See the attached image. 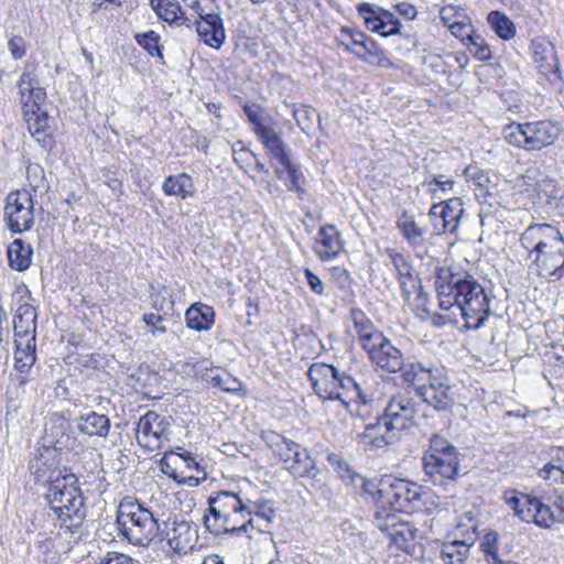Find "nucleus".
I'll return each mask as SVG.
<instances>
[{
    "mask_svg": "<svg viewBox=\"0 0 564 564\" xmlns=\"http://www.w3.org/2000/svg\"><path fill=\"white\" fill-rule=\"evenodd\" d=\"M357 10L359 15L364 19V22L369 31L379 33L386 37L387 30L384 28V22L377 10V7L364 2L358 6Z\"/></svg>",
    "mask_w": 564,
    "mask_h": 564,
    "instance_id": "nucleus-44",
    "label": "nucleus"
},
{
    "mask_svg": "<svg viewBox=\"0 0 564 564\" xmlns=\"http://www.w3.org/2000/svg\"><path fill=\"white\" fill-rule=\"evenodd\" d=\"M393 508L386 505L378 506L373 514L375 527L384 533L400 550L409 551L411 542L416 538L417 530L406 520H403Z\"/></svg>",
    "mask_w": 564,
    "mask_h": 564,
    "instance_id": "nucleus-10",
    "label": "nucleus"
},
{
    "mask_svg": "<svg viewBox=\"0 0 564 564\" xmlns=\"http://www.w3.org/2000/svg\"><path fill=\"white\" fill-rule=\"evenodd\" d=\"M487 21L495 33L502 40H511L516 36L514 23L503 13L491 11Z\"/></svg>",
    "mask_w": 564,
    "mask_h": 564,
    "instance_id": "nucleus-42",
    "label": "nucleus"
},
{
    "mask_svg": "<svg viewBox=\"0 0 564 564\" xmlns=\"http://www.w3.org/2000/svg\"><path fill=\"white\" fill-rule=\"evenodd\" d=\"M424 495L416 484L388 477L379 482L377 505H389L395 511L412 513L421 509Z\"/></svg>",
    "mask_w": 564,
    "mask_h": 564,
    "instance_id": "nucleus-9",
    "label": "nucleus"
},
{
    "mask_svg": "<svg viewBox=\"0 0 564 564\" xmlns=\"http://www.w3.org/2000/svg\"><path fill=\"white\" fill-rule=\"evenodd\" d=\"M245 518H247V516H254V517H259L261 516L262 518L264 517H271V518H274L275 517V508H274V503L271 501V500H267V499H257V500H251V499H245Z\"/></svg>",
    "mask_w": 564,
    "mask_h": 564,
    "instance_id": "nucleus-49",
    "label": "nucleus"
},
{
    "mask_svg": "<svg viewBox=\"0 0 564 564\" xmlns=\"http://www.w3.org/2000/svg\"><path fill=\"white\" fill-rule=\"evenodd\" d=\"M532 58L541 74L549 76L551 73H558V61L554 46L544 41H532Z\"/></svg>",
    "mask_w": 564,
    "mask_h": 564,
    "instance_id": "nucleus-28",
    "label": "nucleus"
},
{
    "mask_svg": "<svg viewBox=\"0 0 564 564\" xmlns=\"http://www.w3.org/2000/svg\"><path fill=\"white\" fill-rule=\"evenodd\" d=\"M340 35L349 37V42L340 41V45L347 52L355 54L359 59L379 67H388L391 65L390 59L379 47L377 42L366 36L365 33L348 26H343L340 29Z\"/></svg>",
    "mask_w": 564,
    "mask_h": 564,
    "instance_id": "nucleus-13",
    "label": "nucleus"
},
{
    "mask_svg": "<svg viewBox=\"0 0 564 564\" xmlns=\"http://www.w3.org/2000/svg\"><path fill=\"white\" fill-rule=\"evenodd\" d=\"M116 523L120 534L133 545H148L160 531L154 514L130 497L120 501Z\"/></svg>",
    "mask_w": 564,
    "mask_h": 564,
    "instance_id": "nucleus-4",
    "label": "nucleus"
},
{
    "mask_svg": "<svg viewBox=\"0 0 564 564\" xmlns=\"http://www.w3.org/2000/svg\"><path fill=\"white\" fill-rule=\"evenodd\" d=\"M337 388L338 391L344 393V401L348 403V401H357L360 400L362 403H366V395L364 394L362 389L356 382V380L346 372L339 371V376L337 379Z\"/></svg>",
    "mask_w": 564,
    "mask_h": 564,
    "instance_id": "nucleus-43",
    "label": "nucleus"
},
{
    "mask_svg": "<svg viewBox=\"0 0 564 564\" xmlns=\"http://www.w3.org/2000/svg\"><path fill=\"white\" fill-rule=\"evenodd\" d=\"M259 140L271 155V158L278 162L280 167L291 161L288 145L281 139L275 129L271 130Z\"/></svg>",
    "mask_w": 564,
    "mask_h": 564,
    "instance_id": "nucleus-35",
    "label": "nucleus"
},
{
    "mask_svg": "<svg viewBox=\"0 0 564 564\" xmlns=\"http://www.w3.org/2000/svg\"><path fill=\"white\" fill-rule=\"evenodd\" d=\"M150 300L154 310L160 312L165 311L166 308H173L174 301L172 293L164 283L154 282L150 285Z\"/></svg>",
    "mask_w": 564,
    "mask_h": 564,
    "instance_id": "nucleus-45",
    "label": "nucleus"
},
{
    "mask_svg": "<svg viewBox=\"0 0 564 564\" xmlns=\"http://www.w3.org/2000/svg\"><path fill=\"white\" fill-rule=\"evenodd\" d=\"M50 454L51 452L46 449L45 453L33 457L29 464V470L34 481L42 484L45 490L51 485L61 484V481L66 478V475H72L67 473L66 469H61L56 463L48 457Z\"/></svg>",
    "mask_w": 564,
    "mask_h": 564,
    "instance_id": "nucleus-20",
    "label": "nucleus"
},
{
    "mask_svg": "<svg viewBox=\"0 0 564 564\" xmlns=\"http://www.w3.org/2000/svg\"><path fill=\"white\" fill-rule=\"evenodd\" d=\"M4 220L12 234L31 230L34 225V200L28 189H17L7 195Z\"/></svg>",
    "mask_w": 564,
    "mask_h": 564,
    "instance_id": "nucleus-11",
    "label": "nucleus"
},
{
    "mask_svg": "<svg viewBox=\"0 0 564 564\" xmlns=\"http://www.w3.org/2000/svg\"><path fill=\"white\" fill-rule=\"evenodd\" d=\"M101 564H134V561L129 555L123 553H108L101 558Z\"/></svg>",
    "mask_w": 564,
    "mask_h": 564,
    "instance_id": "nucleus-64",
    "label": "nucleus"
},
{
    "mask_svg": "<svg viewBox=\"0 0 564 564\" xmlns=\"http://www.w3.org/2000/svg\"><path fill=\"white\" fill-rule=\"evenodd\" d=\"M8 50L13 59H21L26 54L25 40L20 35H13L8 41Z\"/></svg>",
    "mask_w": 564,
    "mask_h": 564,
    "instance_id": "nucleus-59",
    "label": "nucleus"
},
{
    "mask_svg": "<svg viewBox=\"0 0 564 564\" xmlns=\"http://www.w3.org/2000/svg\"><path fill=\"white\" fill-rule=\"evenodd\" d=\"M471 45L476 48L475 56L479 61H489L491 52L489 46L484 42L480 36L470 37Z\"/></svg>",
    "mask_w": 564,
    "mask_h": 564,
    "instance_id": "nucleus-63",
    "label": "nucleus"
},
{
    "mask_svg": "<svg viewBox=\"0 0 564 564\" xmlns=\"http://www.w3.org/2000/svg\"><path fill=\"white\" fill-rule=\"evenodd\" d=\"M419 403L409 393H397L388 402L383 415L400 434L408 430L419 411Z\"/></svg>",
    "mask_w": 564,
    "mask_h": 564,
    "instance_id": "nucleus-17",
    "label": "nucleus"
},
{
    "mask_svg": "<svg viewBox=\"0 0 564 564\" xmlns=\"http://www.w3.org/2000/svg\"><path fill=\"white\" fill-rule=\"evenodd\" d=\"M160 34L153 30L134 35L135 42L144 48L151 56L163 59V52L160 45Z\"/></svg>",
    "mask_w": 564,
    "mask_h": 564,
    "instance_id": "nucleus-47",
    "label": "nucleus"
},
{
    "mask_svg": "<svg viewBox=\"0 0 564 564\" xmlns=\"http://www.w3.org/2000/svg\"><path fill=\"white\" fill-rule=\"evenodd\" d=\"M274 173L278 178L284 180V173L288 174V183L286 187L291 192H297L299 194H303L304 189L302 187V184L305 181V177L300 169V165L297 163H294L292 160L284 164L282 167L276 166L274 169Z\"/></svg>",
    "mask_w": 564,
    "mask_h": 564,
    "instance_id": "nucleus-39",
    "label": "nucleus"
},
{
    "mask_svg": "<svg viewBox=\"0 0 564 564\" xmlns=\"http://www.w3.org/2000/svg\"><path fill=\"white\" fill-rule=\"evenodd\" d=\"M530 260L540 276L554 281L561 279L564 275V239L561 232Z\"/></svg>",
    "mask_w": 564,
    "mask_h": 564,
    "instance_id": "nucleus-14",
    "label": "nucleus"
},
{
    "mask_svg": "<svg viewBox=\"0 0 564 564\" xmlns=\"http://www.w3.org/2000/svg\"><path fill=\"white\" fill-rule=\"evenodd\" d=\"M562 129L551 120L511 122L503 128V138L510 144L527 151H539L552 145Z\"/></svg>",
    "mask_w": 564,
    "mask_h": 564,
    "instance_id": "nucleus-7",
    "label": "nucleus"
},
{
    "mask_svg": "<svg viewBox=\"0 0 564 564\" xmlns=\"http://www.w3.org/2000/svg\"><path fill=\"white\" fill-rule=\"evenodd\" d=\"M261 437L293 477L315 479L319 474L316 462L306 447L274 431H265Z\"/></svg>",
    "mask_w": 564,
    "mask_h": 564,
    "instance_id": "nucleus-6",
    "label": "nucleus"
},
{
    "mask_svg": "<svg viewBox=\"0 0 564 564\" xmlns=\"http://www.w3.org/2000/svg\"><path fill=\"white\" fill-rule=\"evenodd\" d=\"M463 214V202L458 197L435 203L429 212V215L441 216L449 226V232H454L458 228Z\"/></svg>",
    "mask_w": 564,
    "mask_h": 564,
    "instance_id": "nucleus-30",
    "label": "nucleus"
},
{
    "mask_svg": "<svg viewBox=\"0 0 564 564\" xmlns=\"http://www.w3.org/2000/svg\"><path fill=\"white\" fill-rule=\"evenodd\" d=\"M468 181H471L475 186L480 189H486L489 183L487 174L476 166H467L464 171Z\"/></svg>",
    "mask_w": 564,
    "mask_h": 564,
    "instance_id": "nucleus-56",
    "label": "nucleus"
},
{
    "mask_svg": "<svg viewBox=\"0 0 564 564\" xmlns=\"http://www.w3.org/2000/svg\"><path fill=\"white\" fill-rule=\"evenodd\" d=\"M525 496H510L506 497V503L513 510L514 514L519 517L520 520L525 522H531V506L525 503Z\"/></svg>",
    "mask_w": 564,
    "mask_h": 564,
    "instance_id": "nucleus-51",
    "label": "nucleus"
},
{
    "mask_svg": "<svg viewBox=\"0 0 564 564\" xmlns=\"http://www.w3.org/2000/svg\"><path fill=\"white\" fill-rule=\"evenodd\" d=\"M554 471L560 473V478H554L556 481L564 482V465L563 464H555V463H547L543 466V468L540 469L539 476L544 479L549 480L553 477Z\"/></svg>",
    "mask_w": 564,
    "mask_h": 564,
    "instance_id": "nucleus-62",
    "label": "nucleus"
},
{
    "mask_svg": "<svg viewBox=\"0 0 564 564\" xmlns=\"http://www.w3.org/2000/svg\"><path fill=\"white\" fill-rule=\"evenodd\" d=\"M419 397L437 412H449L454 405L449 379L444 371L440 375V378L429 383L426 388H421Z\"/></svg>",
    "mask_w": 564,
    "mask_h": 564,
    "instance_id": "nucleus-21",
    "label": "nucleus"
},
{
    "mask_svg": "<svg viewBox=\"0 0 564 564\" xmlns=\"http://www.w3.org/2000/svg\"><path fill=\"white\" fill-rule=\"evenodd\" d=\"M20 101L23 107L29 132L52 129L50 116L42 111L41 106L46 99V91L41 86L35 67L26 66L17 83Z\"/></svg>",
    "mask_w": 564,
    "mask_h": 564,
    "instance_id": "nucleus-8",
    "label": "nucleus"
},
{
    "mask_svg": "<svg viewBox=\"0 0 564 564\" xmlns=\"http://www.w3.org/2000/svg\"><path fill=\"white\" fill-rule=\"evenodd\" d=\"M243 112L247 116L248 122L252 126L253 133L260 139L274 128L270 124L272 119L262 116L263 110L257 105H245Z\"/></svg>",
    "mask_w": 564,
    "mask_h": 564,
    "instance_id": "nucleus-40",
    "label": "nucleus"
},
{
    "mask_svg": "<svg viewBox=\"0 0 564 564\" xmlns=\"http://www.w3.org/2000/svg\"><path fill=\"white\" fill-rule=\"evenodd\" d=\"M68 423L62 419H52L50 426L45 430V438L55 449H63L70 443V436L66 433Z\"/></svg>",
    "mask_w": 564,
    "mask_h": 564,
    "instance_id": "nucleus-37",
    "label": "nucleus"
},
{
    "mask_svg": "<svg viewBox=\"0 0 564 564\" xmlns=\"http://www.w3.org/2000/svg\"><path fill=\"white\" fill-rule=\"evenodd\" d=\"M525 503L531 506V522L544 529H549L557 521L556 516L547 505H544L539 498L525 496Z\"/></svg>",
    "mask_w": 564,
    "mask_h": 564,
    "instance_id": "nucleus-36",
    "label": "nucleus"
},
{
    "mask_svg": "<svg viewBox=\"0 0 564 564\" xmlns=\"http://www.w3.org/2000/svg\"><path fill=\"white\" fill-rule=\"evenodd\" d=\"M13 296H18L17 311L13 318V330L23 334L25 332L36 333L37 313L31 303V292L26 285L17 289Z\"/></svg>",
    "mask_w": 564,
    "mask_h": 564,
    "instance_id": "nucleus-22",
    "label": "nucleus"
},
{
    "mask_svg": "<svg viewBox=\"0 0 564 564\" xmlns=\"http://www.w3.org/2000/svg\"><path fill=\"white\" fill-rule=\"evenodd\" d=\"M398 228L412 247L422 246L424 242V229L410 216L403 215L397 223Z\"/></svg>",
    "mask_w": 564,
    "mask_h": 564,
    "instance_id": "nucleus-41",
    "label": "nucleus"
},
{
    "mask_svg": "<svg viewBox=\"0 0 564 564\" xmlns=\"http://www.w3.org/2000/svg\"><path fill=\"white\" fill-rule=\"evenodd\" d=\"M400 371L402 380L409 387H412L419 395L421 393V388H426L429 383L440 378V375L444 370L431 362L425 365L422 361H415L404 364Z\"/></svg>",
    "mask_w": 564,
    "mask_h": 564,
    "instance_id": "nucleus-23",
    "label": "nucleus"
},
{
    "mask_svg": "<svg viewBox=\"0 0 564 564\" xmlns=\"http://www.w3.org/2000/svg\"><path fill=\"white\" fill-rule=\"evenodd\" d=\"M273 518L271 517H254V516H247L243 520H241L238 530L236 534L245 533L250 536V533L253 531L258 532H268L271 524H272Z\"/></svg>",
    "mask_w": 564,
    "mask_h": 564,
    "instance_id": "nucleus-48",
    "label": "nucleus"
},
{
    "mask_svg": "<svg viewBox=\"0 0 564 564\" xmlns=\"http://www.w3.org/2000/svg\"><path fill=\"white\" fill-rule=\"evenodd\" d=\"M400 433L390 426L388 419L382 414L375 423L365 426L359 435V443L365 449H378L394 444L400 438Z\"/></svg>",
    "mask_w": 564,
    "mask_h": 564,
    "instance_id": "nucleus-19",
    "label": "nucleus"
},
{
    "mask_svg": "<svg viewBox=\"0 0 564 564\" xmlns=\"http://www.w3.org/2000/svg\"><path fill=\"white\" fill-rule=\"evenodd\" d=\"M142 321L145 323L147 327L150 328V332L153 336L166 333V327L162 325L163 317L161 315L147 313L143 314Z\"/></svg>",
    "mask_w": 564,
    "mask_h": 564,
    "instance_id": "nucleus-58",
    "label": "nucleus"
},
{
    "mask_svg": "<svg viewBox=\"0 0 564 564\" xmlns=\"http://www.w3.org/2000/svg\"><path fill=\"white\" fill-rule=\"evenodd\" d=\"M43 499L53 512L61 529L67 533L76 532L84 523L87 507L77 477L66 475L61 484L51 485Z\"/></svg>",
    "mask_w": 564,
    "mask_h": 564,
    "instance_id": "nucleus-2",
    "label": "nucleus"
},
{
    "mask_svg": "<svg viewBox=\"0 0 564 564\" xmlns=\"http://www.w3.org/2000/svg\"><path fill=\"white\" fill-rule=\"evenodd\" d=\"M399 282H400V286L402 289L403 297L409 304H412L411 295L413 293H416V299H415L417 301L416 305L417 306L424 305L426 297H425L423 290H422L421 285L419 284L417 280H416L415 289H413L411 286V283L409 282V280L406 278H399Z\"/></svg>",
    "mask_w": 564,
    "mask_h": 564,
    "instance_id": "nucleus-54",
    "label": "nucleus"
},
{
    "mask_svg": "<svg viewBox=\"0 0 564 564\" xmlns=\"http://www.w3.org/2000/svg\"><path fill=\"white\" fill-rule=\"evenodd\" d=\"M434 286L440 308L448 311L456 307L469 329H479L491 314L485 289L467 272H454L447 267L438 268Z\"/></svg>",
    "mask_w": 564,
    "mask_h": 564,
    "instance_id": "nucleus-1",
    "label": "nucleus"
},
{
    "mask_svg": "<svg viewBox=\"0 0 564 564\" xmlns=\"http://www.w3.org/2000/svg\"><path fill=\"white\" fill-rule=\"evenodd\" d=\"M30 133L43 149L51 150L54 147L55 141L52 129L39 130L36 128L34 132Z\"/></svg>",
    "mask_w": 564,
    "mask_h": 564,
    "instance_id": "nucleus-61",
    "label": "nucleus"
},
{
    "mask_svg": "<svg viewBox=\"0 0 564 564\" xmlns=\"http://www.w3.org/2000/svg\"><path fill=\"white\" fill-rule=\"evenodd\" d=\"M351 317L364 350L369 348L370 345L378 341L380 337L383 336V334L373 326L371 321L365 316L362 311L352 310Z\"/></svg>",
    "mask_w": 564,
    "mask_h": 564,
    "instance_id": "nucleus-32",
    "label": "nucleus"
},
{
    "mask_svg": "<svg viewBox=\"0 0 564 564\" xmlns=\"http://www.w3.org/2000/svg\"><path fill=\"white\" fill-rule=\"evenodd\" d=\"M475 539V533L470 532L463 540L454 539L444 543L438 556V564H465Z\"/></svg>",
    "mask_w": 564,
    "mask_h": 564,
    "instance_id": "nucleus-27",
    "label": "nucleus"
},
{
    "mask_svg": "<svg viewBox=\"0 0 564 564\" xmlns=\"http://www.w3.org/2000/svg\"><path fill=\"white\" fill-rule=\"evenodd\" d=\"M161 535L175 552L191 547L197 539V525L177 516L170 517L160 527Z\"/></svg>",
    "mask_w": 564,
    "mask_h": 564,
    "instance_id": "nucleus-16",
    "label": "nucleus"
},
{
    "mask_svg": "<svg viewBox=\"0 0 564 564\" xmlns=\"http://www.w3.org/2000/svg\"><path fill=\"white\" fill-rule=\"evenodd\" d=\"M499 535L496 531H489L485 534L480 547L482 552L485 553L486 561L488 564L490 562H494L497 560L498 556V549H499Z\"/></svg>",
    "mask_w": 564,
    "mask_h": 564,
    "instance_id": "nucleus-50",
    "label": "nucleus"
},
{
    "mask_svg": "<svg viewBox=\"0 0 564 564\" xmlns=\"http://www.w3.org/2000/svg\"><path fill=\"white\" fill-rule=\"evenodd\" d=\"M208 513L204 525L212 534L236 533L245 519V498L239 494L220 490L208 497Z\"/></svg>",
    "mask_w": 564,
    "mask_h": 564,
    "instance_id": "nucleus-5",
    "label": "nucleus"
},
{
    "mask_svg": "<svg viewBox=\"0 0 564 564\" xmlns=\"http://www.w3.org/2000/svg\"><path fill=\"white\" fill-rule=\"evenodd\" d=\"M7 254L10 268L23 272L31 265L33 248L22 239H14L9 245Z\"/></svg>",
    "mask_w": 564,
    "mask_h": 564,
    "instance_id": "nucleus-34",
    "label": "nucleus"
},
{
    "mask_svg": "<svg viewBox=\"0 0 564 564\" xmlns=\"http://www.w3.org/2000/svg\"><path fill=\"white\" fill-rule=\"evenodd\" d=\"M314 112L315 111L313 109H310L306 106L293 108V117L301 130L306 134H308L313 128Z\"/></svg>",
    "mask_w": 564,
    "mask_h": 564,
    "instance_id": "nucleus-52",
    "label": "nucleus"
},
{
    "mask_svg": "<svg viewBox=\"0 0 564 564\" xmlns=\"http://www.w3.org/2000/svg\"><path fill=\"white\" fill-rule=\"evenodd\" d=\"M372 365L389 373L399 372L404 366L403 354L384 335L366 349Z\"/></svg>",
    "mask_w": 564,
    "mask_h": 564,
    "instance_id": "nucleus-18",
    "label": "nucleus"
},
{
    "mask_svg": "<svg viewBox=\"0 0 564 564\" xmlns=\"http://www.w3.org/2000/svg\"><path fill=\"white\" fill-rule=\"evenodd\" d=\"M377 10H378L381 19L384 22V28L387 30L386 37L395 35V34H401L402 24L400 23L398 18H395V15L393 13H391L387 10H383L379 7H377Z\"/></svg>",
    "mask_w": 564,
    "mask_h": 564,
    "instance_id": "nucleus-55",
    "label": "nucleus"
},
{
    "mask_svg": "<svg viewBox=\"0 0 564 564\" xmlns=\"http://www.w3.org/2000/svg\"><path fill=\"white\" fill-rule=\"evenodd\" d=\"M306 375L317 397L324 400L340 401L347 405V402L344 401V393L338 391L336 384L339 370L335 366L314 362L310 366Z\"/></svg>",
    "mask_w": 564,
    "mask_h": 564,
    "instance_id": "nucleus-15",
    "label": "nucleus"
},
{
    "mask_svg": "<svg viewBox=\"0 0 564 564\" xmlns=\"http://www.w3.org/2000/svg\"><path fill=\"white\" fill-rule=\"evenodd\" d=\"M423 185L426 186L429 192L435 196L436 188H434V186H437L440 188V191H442L443 193H446L453 188L454 181L453 180H443V175H433L430 178H426L424 181Z\"/></svg>",
    "mask_w": 564,
    "mask_h": 564,
    "instance_id": "nucleus-57",
    "label": "nucleus"
},
{
    "mask_svg": "<svg viewBox=\"0 0 564 564\" xmlns=\"http://www.w3.org/2000/svg\"><path fill=\"white\" fill-rule=\"evenodd\" d=\"M558 230L549 224H535L529 226L520 236L521 246L528 251V259L542 250L552 237H556Z\"/></svg>",
    "mask_w": 564,
    "mask_h": 564,
    "instance_id": "nucleus-26",
    "label": "nucleus"
},
{
    "mask_svg": "<svg viewBox=\"0 0 564 564\" xmlns=\"http://www.w3.org/2000/svg\"><path fill=\"white\" fill-rule=\"evenodd\" d=\"M199 20L196 21L198 36L208 46L219 50L226 41L224 21L219 13L199 12Z\"/></svg>",
    "mask_w": 564,
    "mask_h": 564,
    "instance_id": "nucleus-25",
    "label": "nucleus"
},
{
    "mask_svg": "<svg viewBox=\"0 0 564 564\" xmlns=\"http://www.w3.org/2000/svg\"><path fill=\"white\" fill-rule=\"evenodd\" d=\"M344 250V241L340 232L333 224L319 227L315 238L314 252L322 261L337 258Z\"/></svg>",
    "mask_w": 564,
    "mask_h": 564,
    "instance_id": "nucleus-24",
    "label": "nucleus"
},
{
    "mask_svg": "<svg viewBox=\"0 0 564 564\" xmlns=\"http://www.w3.org/2000/svg\"><path fill=\"white\" fill-rule=\"evenodd\" d=\"M150 4L158 17L170 24L187 20L176 0H150Z\"/></svg>",
    "mask_w": 564,
    "mask_h": 564,
    "instance_id": "nucleus-38",
    "label": "nucleus"
},
{
    "mask_svg": "<svg viewBox=\"0 0 564 564\" xmlns=\"http://www.w3.org/2000/svg\"><path fill=\"white\" fill-rule=\"evenodd\" d=\"M214 308L202 303H194L185 313L186 326L197 332L210 329L214 324Z\"/></svg>",
    "mask_w": 564,
    "mask_h": 564,
    "instance_id": "nucleus-31",
    "label": "nucleus"
},
{
    "mask_svg": "<svg viewBox=\"0 0 564 564\" xmlns=\"http://www.w3.org/2000/svg\"><path fill=\"white\" fill-rule=\"evenodd\" d=\"M212 382L214 387H218L227 392L238 391L241 386V382L237 379L230 378L229 376L223 377L220 375L213 376Z\"/></svg>",
    "mask_w": 564,
    "mask_h": 564,
    "instance_id": "nucleus-60",
    "label": "nucleus"
},
{
    "mask_svg": "<svg viewBox=\"0 0 564 564\" xmlns=\"http://www.w3.org/2000/svg\"><path fill=\"white\" fill-rule=\"evenodd\" d=\"M162 189L165 195L182 199L191 198L196 193L193 178L187 173L167 176L163 182Z\"/></svg>",
    "mask_w": 564,
    "mask_h": 564,
    "instance_id": "nucleus-33",
    "label": "nucleus"
},
{
    "mask_svg": "<svg viewBox=\"0 0 564 564\" xmlns=\"http://www.w3.org/2000/svg\"><path fill=\"white\" fill-rule=\"evenodd\" d=\"M75 422L78 432L89 437H106L110 431V419L95 411L82 414Z\"/></svg>",
    "mask_w": 564,
    "mask_h": 564,
    "instance_id": "nucleus-29",
    "label": "nucleus"
},
{
    "mask_svg": "<svg viewBox=\"0 0 564 564\" xmlns=\"http://www.w3.org/2000/svg\"><path fill=\"white\" fill-rule=\"evenodd\" d=\"M391 262L398 272L399 278H406L413 289L416 288V279L411 273V267L400 253L391 254Z\"/></svg>",
    "mask_w": 564,
    "mask_h": 564,
    "instance_id": "nucleus-53",
    "label": "nucleus"
},
{
    "mask_svg": "<svg viewBox=\"0 0 564 564\" xmlns=\"http://www.w3.org/2000/svg\"><path fill=\"white\" fill-rule=\"evenodd\" d=\"M423 470L427 481L447 489L459 476L460 454L445 437L434 434L423 456Z\"/></svg>",
    "mask_w": 564,
    "mask_h": 564,
    "instance_id": "nucleus-3",
    "label": "nucleus"
},
{
    "mask_svg": "<svg viewBox=\"0 0 564 564\" xmlns=\"http://www.w3.org/2000/svg\"><path fill=\"white\" fill-rule=\"evenodd\" d=\"M36 361V344L24 345V347L15 348L14 351V368L21 372L26 373L34 366Z\"/></svg>",
    "mask_w": 564,
    "mask_h": 564,
    "instance_id": "nucleus-46",
    "label": "nucleus"
},
{
    "mask_svg": "<svg viewBox=\"0 0 564 564\" xmlns=\"http://www.w3.org/2000/svg\"><path fill=\"white\" fill-rule=\"evenodd\" d=\"M171 440V422L167 417L154 411H148L139 420L137 441L147 449L153 452L162 448Z\"/></svg>",
    "mask_w": 564,
    "mask_h": 564,
    "instance_id": "nucleus-12",
    "label": "nucleus"
}]
</instances>
